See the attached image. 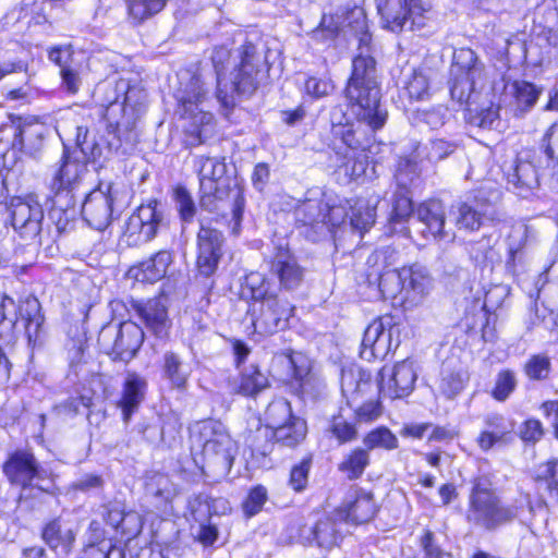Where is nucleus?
Masks as SVG:
<instances>
[{
    "mask_svg": "<svg viewBox=\"0 0 558 558\" xmlns=\"http://www.w3.org/2000/svg\"><path fill=\"white\" fill-rule=\"evenodd\" d=\"M377 12L384 28L400 33L410 24L412 29L425 26L430 8L422 0H376Z\"/></svg>",
    "mask_w": 558,
    "mask_h": 558,
    "instance_id": "obj_8",
    "label": "nucleus"
},
{
    "mask_svg": "<svg viewBox=\"0 0 558 558\" xmlns=\"http://www.w3.org/2000/svg\"><path fill=\"white\" fill-rule=\"evenodd\" d=\"M244 289L250 292L254 303L265 302L267 299L277 298L271 291V283L260 272H251L245 277Z\"/></svg>",
    "mask_w": 558,
    "mask_h": 558,
    "instance_id": "obj_49",
    "label": "nucleus"
},
{
    "mask_svg": "<svg viewBox=\"0 0 558 558\" xmlns=\"http://www.w3.org/2000/svg\"><path fill=\"white\" fill-rule=\"evenodd\" d=\"M371 387V376L357 366H349L341 373V391L348 403L353 407L357 395L365 392Z\"/></svg>",
    "mask_w": 558,
    "mask_h": 558,
    "instance_id": "obj_38",
    "label": "nucleus"
},
{
    "mask_svg": "<svg viewBox=\"0 0 558 558\" xmlns=\"http://www.w3.org/2000/svg\"><path fill=\"white\" fill-rule=\"evenodd\" d=\"M341 539L337 520L332 517H324L314 524L300 526L298 541L303 545H316L317 547L331 549Z\"/></svg>",
    "mask_w": 558,
    "mask_h": 558,
    "instance_id": "obj_27",
    "label": "nucleus"
},
{
    "mask_svg": "<svg viewBox=\"0 0 558 558\" xmlns=\"http://www.w3.org/2000/svg\"><path fill=\"white\" fill-rule=\"evenodd\" d=\"M194 168L199 180V205L208 211L221 208L220 203L225 191L221 189V179L226 173V165L218 158L196 157Z\"/></svg>",
    "mask_w": 558,
    "mask_h": 558,
    "instance_id": "obj_14",
    "label": "nucleus"
},
{
    "mask_svg": "<svg viewBox=\"0 0 558 558\" xmlns=\"http://www.w3.org/2000/svg\"><path fill=\"white\" fill-rule=\"evenodd\" d=\"M3 473L12 485L22 490L37 488L40 492H49L51 489V484L47 481V471L29 451L16 450L11 453L3 464Z\"/></svg>",
    "mask_w": 558,
    "mask_h": 558,
    "instance_id": "obj_11",
    "label": "nucleus"
},
{
    "mask_svg": "<svg viewBox=\"0 0 558 558\" xmlns=\"http://www.w3.org/2000/svg\"><path fill=\"white\" fill-rule=\"evenodd\" d=\"M20 315L26 320V336L34 347L41 345L45 338L44 315L37 299H26L20 307Z\"/></svg>",
    "mask_w": 558,
    "mask_h": 558,
    "instance_id": "obj_37",
    "label": "nucleus"
},
{
    "mask_svg": "<svg viewBox=\"0 0 558 558\" xmlns=\"http://www.w3.org/2000/svg\"><path fill=\"white\" fill-rule=\"evenodd\" d=\"M375 222V208L364 202H357L352 209L351 225L361 233L367 231Z\"/></svg>",
    "mask_w": 558,
    "mask_h": 558,
    "instance_id": "obj_55",
    "label": "nucleus"
},
{
    "mask_svg": "<svg viewBox=\"0 0 558 558\" xmlns=\"http://www.w3.org/2000/svg\"><path fill=\"white\" fill-rule=\"evenodd\" d=\"M13 146L29 156H36L44 146L47 128L33 118L17 117L12 121Z\"/></svg>",
    "mask_w": 558,
    "mask_h": 558,
    "instance_id": "obj_28",
    "label": "nucleus"
},
{
    "mask_svg": "<svg viewBox=\"0 0 558 558\" xmlns=\"http://www.w3.org/2000/svg\"><path fill=\"white\" fill-rule=\"evenodd\" d=\"M417 175V165L409 158H400L395 174L399 190L396 192L392 203L391 223L402 222L413 213L409 185Z\"/></svg>",
    "mask_w": 558,
    "mask_h": 558,
    "instance_id": "obj_21",
    "label": "nucleus"
},
{
    "mask_svg": "<svg viewBox=\"0 0 558 558\" xmlns=\"http://www.w3.org/2000/svg\"><path fill=\"white\" fill-rule=\"evenodd\" d=\"M232 201L231 207V219L229 220V227L233 235H239L241 232V222L243 218V211L245 206V199L240 190H232L229 193Z\"/></svg>",
    "mask_w": 558,
    "mask_h": 558,
    "instance_id": "obj_59",
    "label": "nucleus"
},
{
    "mask_svg": "<svg viewBox=\"0 0 558 558\" xmlns=\"http://www.w3.org/2000/svg\"><path fill=\"white\" fill-rule=\"evenodd\" d=\"M363 442L367 450L375 448L391 450L398 447V438L387 427H378L369 432Z\"/></svg>",
    "mask_w": 558,
    "mask_h": 558,
    "instance_id": "obj_52",
    "label": "nucleus"
},
{
    "mask_svg": "<svg viewBox=\"0 0 558 558\" xmlns=\"http://www.w3.org/2000/svg\"><path fill=\"white\" fill-rule=\"evenodd\" d=\"M147 381L136 373H129L125 377L122 396L118 403L122 411L124 422H129L145 397Z\"/></svg>",
    "mask_w": 558,
    "mask_h": 558,
    "instance_id": "obj_32",
    "label": "nucleus"
},
{
    "mask_svg": "<svg viewBox=\"0 0 558 558\" xmlns=\"http://www.w3.org/2000/svg\"><path fill=\"white\" fill-rule=\"evenodd\" d=\"M405 89L409 97L415 100H422L429 92V78L422 70H413L407 77Z\"/></svg>",
    "mask_w": 558,
    "mask_h": 558,
    "instance_id": "obj_53",
    "label": "nucleus"
},
{
    "mask_svg": "<svg viewBox=\"0 0 558 558\" xmlns=\"http://www.w3.org/2000/svg\"><path fill=\"white\" fill-rule=\"evenodd\" d=\"M465 383L466 376L464 373L444 368L438 389L447 399H452L463 390Z\"/></svg>",
    "mask_w": 558,
    "mask_h": 558,
    "instance_id": "obj_50",
    "label": "nucleus"
},
{
    "mask_svg": "<svg viewBox=\"0 0 558 558\" xmlns=\"http://www.w3.org/2000/svg\"><path fill=\"white\" fill-rule=\"evenodd\" d=\"M230 49L217 46L214 49L211 61L217 75V99L225 106L232 102L234 93L250 95L258 86L264 72V61L257 48L245 43L233 57V70L227 76V64L230 63Z\"/></svg>",
    "mask_w": 558,
    "mask_h": 558,
    "instance_id": "obj_1",
    "label": "nucleus"
},
{
    "mask_svg": "<svg viewBox=\"0 0 558 558\" xmlns=\"http://www.w3.org/2000/svg\"><path fill=\"white\" fill-rule=\"evenodd\" d=\"M171 260L169 252L160 251L149 259L141 263L137 267L132 268L131 272L138 281L156 282L165 277Z\"/></svg>",
    "mask_w": 558,
    "mask_h": 558,
    "instance_id": "obj_40",
    "label": "nucleus"
},
{
    "mask_svg": "<svg viewBox=\"0 0 558 558\" xmlns=\"http://www.w3.org/2000/svg\"><path fill=\"white\" fill-rule=\"evenodd\" d=\"M368 464V450L363 448H355L343 458L339 464V471L344 473L348 478L355 480L363 474Z\"/></svg>",
    "mask_w": 558,
    "mask_h": 558,
    "instance_id": "obj_45",
    "label": "nucleus"
},
{
    "mask_svg": "<svg viewBox=\"0 0 558 558\" xmlns=\"http://www.w3.org/2000/svg\"><path fill=\"white\" fill-rule=\"evenodd\" d=\"M174 201L182 220L185 222L191 221L195 215L196 208L189 191L183 186L175 187Z\"/></svg>",
    "mask_w": 558,
    "mask_h": 558,
    "instance_id": "obj_60",
    "label": "nucleus"
},
{
    "mask_svg": "<svg viewBox=\"0 0 558 558\" xmlns=\"http://www.w3.org/2000/svg\"><path fill=\"white\" fill-rule=\"evenodd\" d=\"M344 94L359 123H365L373 131L384 126L387 111L380 106V87L372 56L357 54L353 59Z\"/></svg>",
    "mask_w": 558,
    "mask_h": 558,
    "instance_id": "obj_2",
    "label": "nucleus"
},
{
    "mask_svg": "<svg viewBox=\"0 0 558 558\" xmlns=\"http://www.w3.org/2000/svg\"><path fill=\"white\" fill-rule=\"evenodd\" d=\"M508 183L517 194L524 196L539 184V158L533 151L520 153L515 165L507 174Z\"/></svg>",
    "mask_w": 558,
    "mask_h": 558,
    "instance_id": "obj_25",
    "label": "nucleus"
},
{
    "mask_svg": "<svg viewBox=\"0 0 558 558\" xmlns=\"http://www.w3.org/2000/svg\"><path fill=\"white\" fill-rule=\"evenodd\" d=\"M340 211L339 208H329L327 204L320 201L308 199L295 209L296 220L303 225L316 226V225H331L336 226L339 219L335 218V215Z\"/></svg>",
    "mask_w": 558,
    "mask_h": 558,
    "instance_id": "obj_36",
    "label": "nucleus"
},
{
    "mask_svg": "<svg viewBox=\"0 0 558 558\" xmlns=\"http://www.w3.org/2000/svg\"><path fill=\"white\" fill-rule=\"evenodd\" d=\"M147 490L155 497L161 498L162 500H170L174 496V487L168 476L157 474L151 477L147 484Z\"/></svg>",
    "mask_w": 558,
    "mask_h": 558,
    "instance_id": "obj_61",
    "label": "nucleus"
},
{
    "mask_svg": "<svg viewBox=\"0 0 558 558\" xmlns=\"http://www.w3.org/2000/svg\"><path fill=\"white\" fill-rule=\"evenodd\" d=\"M113 97H108V106L106 109V118L116 123L118 128L129 129L134 124L133 116L129 117L128 110H133L132 97L138 93L137 89L131 88L129 81L120 78L113 86H109Z\"/></svg>",
    "mask_w": 558,
    "mask_h": 558,
    "instance_id": "obj_26",
    "label": "nucleus"
},
{
    "mask_svg": "<svg viewBox=\"0 0 558 558\" xmlns=\"http://www.w3.org/2000/svg\"><path fill=\"white\" fill-rule=\"evenodd\" d=\"M267 258L270 271L278 277L282 288L292 290L300 286L304 271L290 252L287 241L280 239L272 242V253Z\"/></svg>",
    "mask_w": 558,
    "mask_h": 558,
    "instance_id": "obj_19",
    "label": "nucleus"
},
{
    "mask_svg": "<svg viewBox=\"0 0 558 558\" xmlns=\"http://www.w3.org/2000/svg\"><path fill=\"white\" fill-rule=\"evenodd\" d=\"M136 312L157 337L162 338L169 328L167 305L165 298L148 300L145 303L135 305Z\"/></svg>",
    "mask_w": 558,
    "mask_h": 558,
    "instance_id": "obj_31",
    "label": "nucleus"
},
{
    "mask_svg": "<svg viewBox=\"0 0 558 558\" xmlns=\"http://www.w3.org/2000/svg\"><path fill=\"white\" fill-rule=\"evenodd\" d=\"M379 290L385 299L399 302L405 310L421 305L433 288V279L425 267L412 265L388 269L379 277Z\"/></svg>",
    "mask_w": 558,
    "mask_h": 558,
    "instance_id": "obj_3",
    "label": "nucleus"
},
{
    "mask_svg": "<svg viewBox=\"0 0 558 558\" xmlns=\"http://www.w3.org/2000/svg\"><path fill=\"white\" fill-rule=\"evenodd\" d=\"M451 74V97L459 102L468 101L476 81L482 76V64L472 49L461 48L454 51Z\"/></svg>",
    "mask_w": 558,
    "mask_h": 558,
    "instance_id": "obj_15",
    "label": "nucleus"
},
{
    "mask_svg": "<svg viewBox=\"0 0 558 558\" xmlns=\"http://www.w3.org/2000/svg\"><path fill=\"white\" fill-rule=\"evenodd\" d=\"M199 75L191 77L190 82L178 94L182 109V118L186 121L184 129V144L195 147L203 144L214 133V116L199 106L204 102L207 89Z\"/></svg>",
    "mask_w": 558,
    "mask_h": 558,
    "instance_id": "obj_5",
    "label": "nucleus"
},
{
    "mask_svg": "<svg viewBox=\"0 0 558 558\" xmlns=\"http://www.w3.org/2000/svg\"><path fill=\"white\" fill-rule=\"evenodd\" d=\"M87 173V162L81 151L64 153L61 165L56 170L50 182L53 192V211H63L66 218L75 215L73 191L82 183Z\"/></svg>",
    "mask_w": 558,
    "mask_h": 558,
    "instance_id": "obj_6",
    "label": "nucleus"
},
{
    "mask_svg": "<svg viewBox=\"0 0 558 558\" xmlns=\"http://www.w3.org/2000/svg\"><path fill=\"white\" fill-rule=\"evenodd\" d=\"M20 307L15 301L3 295L0 300V341H10L13 337L15 324L17 322V312Z\"/></svg>",
    "mask_w": 558,
    "mask_h": 558,
    "instance_id": "obj_44",
    "label": "nucleus"
},
{
    "mask_svg": "<svg viewBox=\"0 0 558 558\" xmlns=\"http://www.w3.org/2000/svg\"><path fill=\"white\" fill-rule=\"evenodd\" d=\"M373 495L362 489H355L349 500L338 510L337 515L356 524L368 522L376 512Z\"/></svg>",
    "mask_w": 558,
    "mask_h": 558,
    "instance_id": "obj_30",
    "label": "nucleus"
},
{
    "mask_svg": "<svg viewBox=\"0 0 558 558\" xmlns=\"http://www.w3.org/2000/svg\"><path fill=\"white\" fill-rule=\"evenodd\" d=\"M471 124L481 129L492 130L499 125V108L490 105L485 109H481L476 114L471 117Z\"/></svg>",
    "mask_w": 558,
    "mask_h": 558,
    "instance_id": "obj_62",
    "label": "nucleus"
},
{
    "mask_svg": "<svg viewBox=\"0 0 558 558\" xmlns=\"http://www.w3.org/2000/svg\"><path fill=\"white\" fill-rule=\"evenodd\" d=\"M268 386V377L254 365L244 368L239 376L229 379L230 392L244 397H255Z\"/></svg>",
    "mask_w": 558,
    "mask_h": 558,
    "instance_id": "obj_34",
    "label": "nucleus"
},
{
    "mask_svg": "<svg viewBox=\"0 0 558 558\" xmlns=\"http://www.w3.org/2000/svg\"><path fill=\"white\" fill-rule=\"evenodd\" d=\"M392 317L384 316L374 319L365 329L361 356L366 361L384 359L391 350Z\"/></svg>",
    "mask_w": 558,
    "mask_h": 558,
    "instance_id": "obj_22",
    "label": "nucleus"
},
{
    "mask_svg": "<svg viewBox=\"0 0 558 558\" xmlns=\"http://www.w3.org/2000/svg\"><path fill=\"white\" fill-rule=\"evenodd\" d=\"M417 379L413 361L403 360L391 368L384 367L379 372V393L390 399L409 396Z\"/></svg>",
    "mask_w": 558,
    "mask_h": 558,
    "instance_id": "obj_18",
    "label": "nucleus"
},
{
    "mask_svg": "<svg viewBox=\"0 0 558 558\" xmlns=\"http://www.w3.org/2000/svg\"><path fill=\"white\" fill-rule=\"evenodd\" d=\"M530 229L524 223H515L511 227V231L508 235V253L509 259L507 265L510 267L514 264L518 254L525 246L529 239Z\"/></svg>",
    "mask_w": 558,
    "mask_h": 558,
    "instance_id": "obj_51",
    "label": "nucleus"
},
{
    "mask_svg": "<svg viewBox=\"0 0 558 558\" xmlns=\"http://www.w3.org/2000/svg\"><path fill=\"white\" fill-rule=\"evenodd\" d=\"M333 89V82L329 77L311 76L305 81V90L314 98L328 96Z\"/></svg>",
    "mask_w": 558,
    "mask_h": 558,
    "instance_id": "obj_63",
    "label": "nucleus"
},
{
    "mask_svg": "<svg viewBox=\"0 0 558 558\" xmlns=\"http://www.w3.org/2000/svg\"><path fill=\"white\" fill-rule=\"evenodd\" d=\"M550 360L545 354L532 355L524 366L525 375L533 380H543L550 372Z\"/></svg>",
    "mask_w": 558,
    "mask_h": 558,
    "instance_id": "obj_57",
    "label": "nucleus"
},
{
    "mask_svg": "<svg viewBox=\"0 0 558 558\" xmlns=\"http://www.w3.org/2000/svg\"><path fill=\"white\" fill-rule=\"evenodd\" d=\"M265 422L267 427L274 429L298 416L292 413L291 403L284 398H275L266 408Z\"/></svg>",
    "mask_w": 558,
    "mask_h": 558,
    "instance_id": "obj_46",
    "label": "nucleus"
},
{
    "mask_svg": "<svg viewBox=\"0 0 558 558\" xmlns=\"http://www.w3.org/2000/svg\"><path fill=\"white\" fill-rule=\"evenodd\" d=\"M507 94L513 97L514 110L521 114L529 111L536 102L539 90L525 81H515L506 87Z\"/></svg>",
    "mask_w": 558,
    "mask_h": 558,
    "instance_id": "obj_42",
    "label": "nucleus"
},
{
    "mask_svg": "<svg viewBox=\"0 0 558 558\" xmlns=\"http://www.w3.org/2000/svg\"><path fill=\"white\" fill-rule=\"evenodd\" d=\"M536 480L546 482L549 495L558 502V459L538 465Z\"/></svg>",
    "mask_w": 558,
    "mask_h": 558,
    "instance_id": "obj_54",
    "label": "nucleus"
},
{
    "mask_svg": "<svg viewBox=\"0 0 558 558\" xmlns=\"http://www.w3.org/2000/svg\"><path fill=\"white\" fill-rule=\"evenodd\" d=\"M517 387L515 375L512 371L505 369L498 373L492 396L497 401H506Z\"/></svg>",
    "mask_w": 558,
    "mask_h": 558,
    "instance_id": "obj_56",
    "label": "nucleus"
},
{
    "mask_svg": "<svg viewBox=\"0 0 558 558\" xmlns=\"http://www.w3.org/2000/svg\"><path fill=\"white\" fill-rule=\"evenodd\" d=\"M518 515L514 507H502L499 505L496 495L475 485L471 496L468 509V521L486 530H494L497 526L513 520Z\"/></svg>",
    "mask_w": 558,
    "mask_h": 558,
    "instance_id": "obj_9",
    "label": "nucleus"
},
{
    "mask_svg": "<svg viewBox=\"0 0 558 558\" xmlns=\"http://www.w3.org/2000/svg\"><path fill=\"white\" fill-rule=\"evenodd\" d=\"M456 143L444 138L430 140L429 143L416 149V157L428 160L429 162H438L456 150Z\"/></svg>",
    "mask_w": 558,
    "mask_h": 558,
    "instance_id": "obj_47",
    "label": "nucleus"
},
{
    "mask_svg": "<svg viewBox=\"0 0 558 558\" xmlns=\"http://www.w3.org/2000/svg\"><path fill=\"white\" fill-rule=\"evenodd\" d=\"M274 363L292 373V388L303 401H316L324 397L326 384L312 372V361L306 355L300 352H282L275 355Z\"/></svg>",
    "mask_w": 558,
    "mask_h": 558,
    "instance_id": "obj_10",
    "label": "nucleus"
},
{
    "mask_svg": "<svg viewBox=\"0 0 558 558\" xmlns=\"http://www.w3.org/2000/svg\"><path fill=\"white\" fill-rule=\"evenodd\" d=\"M340 32L353 34L359 41V53L371 56L372 36L367 32V23L364 12L360 8L350 11H341L322 17L319 27L313 32V38L317 41L333 39Z\"/></svg>",
    "mask_w": 558,
    "mask_h": 558,
    "instance_id": "obj_7",
    "label": "nucleus"
},
{
    "mask_svg": "<svg viewBox=\"0 0 558 558\" xmlns=\"http://www.w3.org/2000/svg\"><path fill=\"white\" fill-rule=\"evenodd\" d=\"M414 218L421 225L418 232L424 239L453 240V234L445 230L446 211L440 201L429 199L423 202L417 206Z\"/></svg>",
    "mask_w": 558,
    "mask_h": 558,
    "instance_id": "obj_23",
    "label": "nucleus"
},
{
    "mask_svg": "<svg viewBox=\"0 0 558 558\" xmlns=\"http://www.w3.org/2000/svg\"><path fill=\"white\" fill-rule=\"evenodd\" d=\"M194 446L202 447V454L206 470L217 477L229 474L235 454V444L221 422L205 421L197 425L196 433L192 436Z\"/></svg>",
    "mask_w": 558,
    "mask_h": 558,
    "instance_id": "obj_4",
    "label": "nucleus"
},
{
    "mask_svg": "<svg viewBox=\"0 0 558 558\" xmlns=\"http://www.w3.org/2000/svg\"><path fill=\"white\" fill-rule=\"evenodd\" d=\"M43 539L58 555L68 556L75 543V532L69 523L53 520L44 527Z\"/></svg>",
    "mask_w": 558,
    "mask_h": 558,
    "instance_id": "obj_35",
    "label": "nucleus"
},
{
    "mask_svg": "<svg viewBox=\"0 0 558 558\" xmlns=\"http://www.w3.org/2000/svg\"><path fill=\"white\" fill-rule=\"evenodd\" d=\"M484 425L485 428L476 438V444L482 451L486 452L495 445H506L513 439L515 423L508 416L499 413L487 414L484 418Z\"/></svg>",
    "mask_w": 558,
    "mask_h": 558,
    "instance_id": "obj_29",
    "label": "nucleus"
},
{
    "mask_svg": "<svg viewBox=\"0 0 558 558\" xmlns=\"http://www.w3.org/2000/svg\"><path fill=\"white\" fill-rule=\"evenodd\" d=\"M293 307L288 301L278 298L267 299L265 302L253 303L248 316L254 333L269 336L283 329L292 316Z\"/></svg>",
    "mask_w": 558,
    "mask_h": 558,
    "instance_id": "obj_16",
    "label": "nucleus"
},
{
    "mask_svg": "<svg viewBox=\"0 0 558 558\" xmlns=\"http://www.w3.org/2000/svg\"><path fill=\"white\" fill-rule=\"evenodd\" d=\"M11 225L19 236L36 242L41 233L44 208L36 194L13 197L10 203Z\"/></svg>",
    "mask_w": 558,
    "mask_h": 558,
    "instance_id": "obj_13",
    "label": "nucleus"
},
{
    "mask_svg": "<svg viewBox=\"0 0 558 558\" xmlns=\"http://www.w3.org/2000/svg\"><path fill=\"white\" fill-rule=\"evenodd\" d=\"M144 340L142 328L131 322L117 326L104 327L99 333L98 342L104 352L113 360L128 362L132 360Z\"/></svg>",
    "mask_w": 558,
    "mask_h": 558,
    "instance_id": "obj_12",
    "label": "nucleus"
},
{
    "mask_svg": "<svg viewBox=\"0 0 558 558\" xmlns=\"http://www.w3.org/2000/svg\"><path fill=\"white\" fill-rule=\"evenodd\" d=\"M168 0H128L129 16L141 23L160 12Z\"/></svg>",
    "mask_w": 558,
    "mask_h": 558,
    "instance_id": "obj_48",
    "label": "nucleus"
},
{
    "mask_svg": "<svg viewBox=\"0 0 558 558\" xmlns=\"http://www.w3.org/2000/svg\"><path fill=\"white\" fill-rule=\"evenodd\" d=\"M306 433V422L300 416L272 429L276 441L287 447L299 445L305 438Z\"/></svg>",
    "mask_w": 558,
    "mask_h": 558,
    "instance_id": "obj_43",
    "label": "nucleus"
},
{
    "mask_svg": "<svg viewBox=\"0 0 558 558\" xmlns=\"http://www.w3.org/2000/svg\"><path fill=\"white\" fill-rule=\"evenodd\" d=\"M330 121L332 124V134L341 138L348 147L357 149L362 145V140L359 135L360 124L355 126L354 123H349L341 108L335 107L331 110Z\"/></svg>",
    "mask_w": 558,
    "mask_h": 558,
    "instance_id": "obj_41",
    "label": "nucleus"
},
{
    "mask_svg": "<svg viewBox=\"0 0 558 558\" xmlns=\"http://www.w3.org/2000/svg\"><path fill=\"white\" fill-rule=\"evenodd\" d=\"M456 225L459 229L474 231L483 225L487 217L489 204L477 197L458 203L454 207Z\"/></svg>",
    "mask_w": 558,
    "mask_h": 558,
    "instance_id": "obj_33",
    "label": "nucleus"
},
{
    "mask_svg": "<svg viewBox=\"0 0 558 558\" xmlns=\"http://www.w3.org/2000/svg\"><path fill=\"white\" fill-rule=\"evenodd\" d=\"M197 268L206 277L211 276L222 256L223 236L214 228L203 226L197 234Z\"/></svg>",
    "mask_w": 558,
    "mask_h": 558,
    "instance_id": "obj_24",
    "label": "nucleus"
},
{
    "mask_svg": "<svg viewBox=\"0 0 558 558\" xmlns=\"http://www.w3.org/2000/svg\"><path fill=\"white\" fill-rule=\"evenodd\" d=\"M543 146L548 158L555 159L554 172L551 180L554 187L558 190V123H554L543 137Z\"/></svg>",
    "mask_w": 558,
    "mask_h": 558,
    "instance_id": "obj_58",
    "label": "nucleus"
},
{
    "mask_svg": "<svg viewBox=\"0 0 558 558\" xmlns=\"http://www.w3.org/2000/svg\"><path fill=\"white\" fill-rule=\"evenodd\" d=\"M192 369L182 356L168 351L162 356V374L172 388L184 389L191 376Z\"/></svg>",
    "mask_w": 558,
    "mask_h": 558,
    "instance_id": "obj_39",
    "label": "nucleus"
},
{
    "mask_svg": "<svg viewBox=\"0 0 558 558\" xmlns=\"http://www.w3.org/2000/svg\"><path fill=\"white\" fill-rule=\"evenodd\" d=\"M114 191L112 184L100 183L82 204V216L94 229L102 231L111 222L113 214Z\"/></svg>",
    "mask_w": 558,
    "mask_h": 558,
    "instance_id": "obj_17",
    "label": "nucleus"
},
{
    "mask_svg": "<svg viewBox=\"0 0 558 558\" xmlns=\"http://www.w3.org/2000/svg\"><path fill=\"white\" fill-rule=\"evenodd\" d=\"M161 221L157 204L142 205L125 222L123 236L129 245H138L150 241Z\"/></svg>",
    "mask_w": 558,
    "mask_h": 558,
    "instance_id": "obj_20",
    "label": "nucleus"
},
{
    "mask_svg": "<svg viewBox=\"0 0 558 558\" xmlns=\"http://www.w3.org/2000/svg\"><path fill=\"white\" fill-rule=\"evenodd\" d=\"M421 546L424 550V558H453V556L441 549L436 536L430 531H425L421 537Z\"/></svg>",
    "mask_w": 558,
    "mask_h": 558,
    "instance_id": "obj_64",
    "label": "nucleus"
}]
</instances>
